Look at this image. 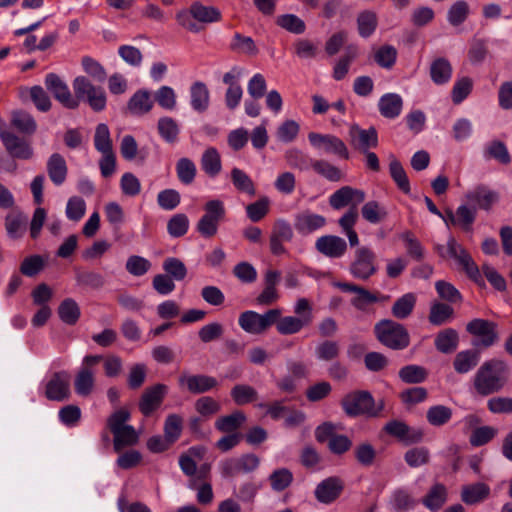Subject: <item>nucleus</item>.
Wrapping results in <instances>:
<instances>
[{
	"mask_svg": "<svg viewBox=\"0 0 512 512\" xmlns=\"http://www.w3.org/2000/svg\"><path fill=\"white\" fill-rule=\"evenodd\" d=\"M508 366L499 359L485 361L473 377V387L481 396H488L502 390L508 379Z\"/></svg>",
	"mask_w": 512,
	"mask_h": 512,
	"instance_id": "nucleus-1",
	"label": "nucleus"
},
{
	"mask_svg": "<svg viewBox=\"0 0 512 512\" xmlns=\"http://www.w3.org/2000/svg\"><path fill=\"white\" fill-rule=\"evenodd\" d=\"M377 340L393 350H403L410 344V336L404 325L390 319H383L374 326Z\"/></svg>",
	"mask_w": 512,
	"mask_h": 512,
	"instance_id": "nucleus-2",
	"label": "nucleus"
},
{
	"mask_svg": "<svg viewBox=\"0 0 512 512\" xmlns=\"http://www.w3.org/2000/svg\"><path fill=\"white\" fill-rule=\"evenodd\" d=\"M102 355H86L74 377V390L81 397L90 396L96 384L97 365Z\"/></svg>",
	"mask_w": 512,
	"mask_h": 512,
	"instance_id": "nucleus-3",
	"label": "nucleus"
},
{
	"mask_svg": "<svg viewBox=\"0 0 512 512\" xmlns=\"http://www.w3.org/2000/svg\"><path fill=\"white\" fill-rule=\"evenodd\" d=\"M204 214L199 219L196 229L204 238H212L226 217L224 202L219 199L209 200L204 205Z\"/></svg>",
	"mask_w": 512,
	"mask_h": 512,
	"instance_id": "nucleus-4",
	"label": "nucleus"
},
{
	"mask_svg": "<svg viewBox=\"0 0 512 512\" xmlns=\"http://www.w3.org/2000/svg\"><path fill=\"white\" fill-rule=\"evenodd\" d=\"M73 89L77 101H86L88 105L96 112L102 111L106 107V93L101 86H95L85 76H78L73 80Z\"/></svg>",
	"mask_w": 512,
	"mask_h": 512,
	"instance_id": "nucleus-5",
	"label": "nucleus"
},
{
	"mask_svg": "<svg viewBox=\"0 0 512 512\" xmlns=\"http://www.w3.org/2000/svg\"><path fill=\"white\" fill-rule=\"evenodd\" d=\"M280 316H282V311L278 308L270 309L264 314H259L255 311H245L240 314L238 322L245 332L259 335L274 325Z\"/></svg>",
	"mask_w": 512,
	"mask_h": 512,
	"instance_id": "nucleus-6",
	"label": "nucleus"
},
{
	"mask_svg": "<svg viewBox=\"0 0 512 512\" xmlns=\"http://www.w3.org/2000/svg\"><path fill=\"white\" fill-rule=\"evenodd\" d=\"M466 331L477 339L474 345L482 348H489L499 341L498 325L488 319H472L466 324Z\"/></svg>",
	"mask_w": 512,
	"mask_h": 512,
	"instance_id": "nucleus-7",
	"label": "nucleus"
},
{
	"mask_svg": "<svg viewBox=\"0 0 512 512\" xmlns=\"http://www.w3.org/2000/svg\"><path fill=\"white\" fill-rule=\"evenodd\" d=\"M377 270L374 251L367 246L358 247L349 266L350 274L358 280L366 281L375 275Z\"/></svg>",
	"mask_w": 512,
	"mask_h": 512,
	"instance_id": "nucleus-8",
	"label": "nucleus"
},
{
	"mask_svg": "<svg viewBox=\"0 0 512 512\" xmlns=\"http://www.w3.org/2000/svg\"><path fill=\"white\" fill-rule=\"evenodd\" d=\"M308 140L311 146L320 152L334 155L343 160H348L350 157L349 150L344 141L333 134L310 132Z\"/></svg>",
	"mask_w": 512,
	"mask_h": 512,
	"instance_id": "nucleus-9",
	"label": "nucleus"
},
{
	"mask_svg": "<svg viewBox=\"0 0 512 512\" xmlns=\"http://www.w3.org/2000/svg\"><path fill=\"white\" fill-rule=\"evenodd\" d=\"M336 287L343 292L355 294L350 303L359 311H366L369 305L377 302H385L390 298L388 295H383L378 291L371 292L370 290L353 283L339 282L336 284Z\"/></svg>",
	"mask_w": 512,
	"mask_h": 512,
	"instance_id": "nucleus-10",
	"label": "nucleus"
},
{
	"mask_svg": "<svg viewBox=\"0 0 512 512\" xmlns=\"http://www.w3.org/2000/svg\"><path fill=\"white\" fill-rule=\"evenodd\" d=\"M447 255L458 263L471 280L476 283L483 282L478 265L469 252L454 238H450L447 242Z\"/></svg>",
	"mask_w": 512,
	"mask_h": 512,
	"instance_id": "nucleus-11",
	"label": "nucleus"
},
{
	"mask_svg": "<svg viewBox=\"0 0 512 512\" xmlns=\"http://www.w3.org/2000/svg\"><path fill=\"white\" fill-rule=\"evenodd\" d=\"M341 405L349 416L362 414L375 415L374 399L366 391H357L347 394L341 401Z\"/></svg>",
	"mask_w": 512,
	"mask_h": 512,
	"instance_id": "nucleus-12",
	"label": "nucleus"
},
{
	"mask_svg": "<svg viewBox=\"0 0 512 512\" xmlns=\"http://www.w3.org/2000/svg\"><path fill=\"white\" fill-rule=\"evenodd\" d=\"M260 458L255 454H244L239 458H228L220 462L223 477L231 478L240 473H250L258 468Z\"/></svg>",
	"mask_w": 512,
	"mask_h": 512,
	"instance_id": "nucleus-13",
	"label": "nucleus"
},
{
	"mask_svg": "<svg viewBox=\"0 0 512 512\" xmlns=\"http://www.w3.org/2000/svg\"><path fill=\"white\" fill-rule=\"evenodd\" d=\"M70 375L67 371L55 372L46 383L45 396L51 401H64L70 397Z\"/></svg>",
	"mask_w": 512,
	"mask_h": 512,
	"instance_id": "nucleus-14",
	"label": "nucleus"
},
{
	"mask_svg": "<svg viewBox=\"0 0 512 512\" xmlns=\"http://www.w3.org/2000/svg\"><path fill=\"white\" fill-rule=\"evenodd\" d=\"M46 88L51 92L54 98L68 109H76L78 101L75 99L67 84L55 73H48L45 77Z\"/></svg>",
	"mask_w": 512,
	"mask_h": 512,
	"instance_id": "nucleus-15",
	"label": "nucleus"
},
{
	"mask_svg": "<svg viewBox=\"0 0 512 512\" xmlns=\"http://www.w3.org/2000/svg\"><path fill=\"white\" fill-rule=\"evenodd\" d=\"M178 384L192 394H203L218 386L216 378L205 374L182 373L178 378Z\"/></svg>",
	"mask_w": 512,
	"mask_h": 512,
	"instance_id": "nucleus-16",
	"label": "nucleus"
},
{
	"mask_svg": "<svg viewBox=\"0 0 512 512\" xmlns=\"http://www.w3.org/2000/svg\"><path fill=\"white\" fill-rule=\"evenodd\" d=\"M168 392L165 384H155L146 388L139 401V410L144 416H150L163 402Z\"/></svg>",
	"mask_w": 512,
	"mask_h": 512,
	"instance_id": "nucleus-17",
	"label": "nucleus"
},
{
	"mask_svg": "<svg viewBox=\"0 0 512 512\" xmlns=\"http://www.w3.org/2000/svg\"><path fill=\"white\" fill-rule=\"evenodd\" d=\"M365 199V193L362 190L351 186H343L336 190L329 197V204L333 209L339 210L351 204V207L357 208V205Z\"/></svg>",
	"mask_w": 512,
	"mask_h": 512,
	"instance_id": "nucleus-18",
	"label": "nucleus"
},
{
	"mask_svg": "<svg viewBox=\"0 0 512 512\" xmlns=\"http://www.w3.org/2000/svg\"><path fill=\"white\" fill-rule=\"evenodd\" d=\"M465 198L474 208L490 210L498 202L499 194L490 187L481 184L468 191Z\"/></svg>",
	"mask_w": 512,
	"mask_h": 512,
	"instance_id": "nucleus-19",
	"label": "nucleus"
},
{
	"mask_svg": "<svg viewBox=\"0 0 512 512\" xmlns=\"http://www.w3.org/2000/svg\"><path fill=\"white\" fill-rule=\"evenodd\" d=\"M349 136L351 145L360 152H367L378 146V134L374 127L365 130L353 125L349 129Z\"/></svg>",
	"mask_w": 512,
	"mask_h": 512,
	"instance_id": "nucleus-20",
	"label": "nucleus"
},
{
	"mask_svg": "<svg viewBox=\"0 0 512 512\" xmlns=\"http://www.w3.org/2000/svg\"><path fill=\"white\" fill-rule=\"evenodd\" d=\"M343 482L338 477H328L321 481L315 488V498L323 504L334 502L342 493Z\"/></svg>",
	"mask_w": 512,
	"mask_h": 512,
	"instance_id": "nucleus-21",
	"label": "nucleus"
},
{
	"mask_svg": "<svg viewBox=\"0 0 512 512\" xmlns=\"http://www.w3.org/2000/svg\"><path fill=\"white\" fill-rule=\"evenodd\" d=\"M316 250L329 258H340L347 251L346 241L335 235H324L315 242Z\"/></svg>",
	"mask_w": 512,
	"mask_h": 512,
	"instance_id": "nucleus-22",
	"label": "nucleus"
},
{
	"mask_svg": "<svg viewBox=\"0 0 512 512\" xmlns=\"http://www.w3.org/2000/svg\"><path fill=\"white\" fill-rule=\"evenodd\" d=\"M0 137L12 157L26 160L33 156V149L30 144L15 134L4 131L0 134Z\"/></svg>",
	"mask_w": 512,
	"mask_h": 512,
	"instance_id": "nucleus-23",
	"label": "nucleus"
},
{
	"mask_svg": "<svg viewBox=\"0 0 512 512\" xmlns=\"http://www.w3.org/2000/svg\"><path fill=\"white\" fill-rule=\"evenodd\" d=\"M326 225V218L310 210H304L295 217L294 226L300 234H311Z\"/></svg>",
	"mask_w": 512,
	"mask_h": 512,
	"instance_id": "nucleus-24",
	"label": "nucleus"
},
{
	"mask_svg": "<svg viewBox=\"0 0 512 512\" xmlns=\"http://www.w3.org/2000/svg\"><path fill=\"white\" fill-rule=\"evenodd\" d=\"M280 281V273L276 270H267L264 275V289L257 296L256 302L259 305L268 306L279 299L277 284Z\"/></svg>",
	"mask_w": 512,
	"mask_h": 512,
	"instance_id": "nucleus-25",
	"label": "nucleus"
},
{
	"mask_svg": "<svg viewBox=\"0 0 512 512\" xmlns=\"http://www.w3.org/2000/svg\"><path fill=\"white\" fill-rule=\"evenodd\" d=\"M490 493L491 490L487 484L483 482H477L462 486L460 497L466 505L472 506L487 500L490 496Z\"/></svg>",
	"mask_w": 512,
	"mask_h": 512,
	"instance_id": "nucleus-26",
	"label": "nucleus"
},
{
	"mask_svg": "<svg viewBox=\"0 0 512 512\" xmlns=\"http://www.w3.org/2000/svg\"><path fill=\"white\" fill-rule=\"evenodd\" d=\"M312 317L303 316L301 318L295 316L279 317L274 325L281 335H292L300 332L305 326L311 323Z\"/></svg>",
	"mask_w": 512,
	"mask_h": 512,
	"instance_id": "nucleus-27",
	"label": "nucleus"
},
{
	"mask_svg": "<svg viewBox=\"0 0 512 512\" xmlns=\"http://www.w3.org/2000/svg\"><path fill=\"white\" fill-rule=\"evenodd\" d=\"M190 103L192 108L199 112H205L210 104V92L207 85L201 81L194 82L190 87Z\"/></svg>",
	"mask_w": 512,
	"mask_h": 512,
	"instance_id": "nucleus-28",
	"label": "nucleus"
},
{
	"mask_svg": "<svg viewBox=\"0 0 512 512\" xmlns=\"http://www.w3.org/2000/svg\"><path fill=\"white\" fill-rule=\"evenodd\" d=\"M200 165L203 172L211 178L222 171L221 155L215 147H208L201 155Z\"/></svg>",
	"mask_w": 512,
	"mask_h": 512,
	"instance_id": "nucleus-29",
	"label": "nucleus"
},
{
	"mask_svg": "<svg viewBox=\"0 0 512 512\" xmlns=\"http://www.w3.org/2000/svg\"><path fill=\"white\" fill-rule=\"evenodd\" d=\"M480 361V353L474 349L458 352L453 360V368L458 374H466L473 370Z\"/></svg>",
	"mask_w": 512,
	"mask_h": 512,
	"instance_id": "nucleus-30",
	"label": "nucleus"
},
{
	"mask_svg": "<svg viewBox=\"0 0 512 512\" xmlns=\"http://www.w3.org/2000/svg\"><path fill=\"white\" fill-rule=\"evenodd\" d=\"M47 172L50 180L57 186L66 180L68 168L65 159L59 153L52 154L47 161Z\"/></svg>",
	"mask_w": 512,
	"mask_h": 512,
	"instance_id": "nucleus-31",
	"label": "nucleus"
},
{
	"mask_svg": "<svg viewBox=\"0 0 512 512\" xmlns=\"http://www.w3.org/2000/svg\"><path fill=\"white\" fill-rule=\"evenodd\" d=\"M312 169L316 174L330 182H340L345 178V172L326 159H315Z\"/></svg>",
	"mask_w": 512,
	"mask_h": 512,
	"instance_id": "nucleus-32",
	"label": "nucleus"
},
{
	"mask_svg": "<svg viewBox=\"0 0 512 512\" xmlns=\"http://www.w3.org/2000/svg\"><path fill=\"white\" fill-rule=\"evenodd\" d=\"M153 105L150 93L141 89L136 91L129 99L127 108L133 115H144L152 110Z\"/></svg>",
	"mask_w": 512,
	"mask_h": 512,
	"instance_id": "nucleus-33",
	"label": "nucleus"
},
{
	"mask_svg": "<svg viewBox=\"0 0 512 512\" xmlns=\"http://www.w3.org/2000/svg\"><path fill=\"white\" fill-rule=\"evenodd\" d=\"M452 72L451 63L443 57L436 58L430 65V77L437 85L448 83L452 77Z\"/></svg>",
	"mask_w": 512,
	"mask_h": 512,
	"instance_id": "nucleus-34",
	"label": "nucleus"
},
{
	"mask_svg": "<svg viewBox=\"0 0 512 512\" xmlns=\"http://www.w3.org/2000/svg\"><path fill=\"white\" fill-rule=\"evenodd\" d=\"M402 106V98L395 93H388L383 95L378 103L381 115L390 119L396 118L400 115Z\"/></svg>",
	"mask_w": 512,
	"mask_h": 512,
	"instance_id": "nucleus-35",
	"label": "nucleus"
},
{
	"mask_svg": "<svg viewBox=\"0 0 512 512\" xmlns=\"http://www.w3.org/2000/svg\"><path fill=\"white\" fill-rule=\"evenodd\" d=\"M417 297L414 293H406L399 297L391 307L392 315L399 320L408 318L415 308Z\"/></svg>",
	"mask_w": 512,
	"mask_h": 512,
	"instance_id": "nucleus-36",
	"label": "nucleus"
},
{
	"mask_svg": "<svg viewBox=\"0 0 512 512\" xmlns=\"http://www.w3.org/2000/svg\"><path fill=\"white\" fill-rule=\"evenodd\" d=\"M384 430L394 437H397L398 439L406 442V443H413L418 442L421 440L422 434L421 433H410V428L401 421H390L388 422Z\"/></svg>",
	"mask_w": 512,
	"mask_h": 512,
	"instance_id": "nucleus-37",
	"label": "nucleus"
},
{
	"mask_svg": "<svg viewBox=\"0 0 512 512\" xmlns=\"http://www.w3.org/2000/svg\"><path fill=\"white\" fill-rule=\"evenodd\" d=\"M191 13L194 19L200 23L209 24L221 20V12L213 6H205L200 2L191 4Z\"/></svg>",
	"mask_w": 512,
	"mask_h": 512,
	"instance_id": "nucleus-38",
	"label": "nucleus"
},
{
	"mask_svg": "<svg viewBox=\"0 0 512 512\" xmlns=\"http://www.w3.org/2000/svg\"><path fill=\"white\" fill-rule=\"evenodd\" d=\"M459 342L458 333L452 328L440 331L434 341L435 347L441 353H451L456 350Z\"/></svg>",
	"mask_w": 512,
	"mask_h": 512,
	"instance_id": "nucleus-39",
	"label": "nucleus"
},
{
	"mask_svg": "<svg viewBox=\"0 0 512 512\" xmlns=\"http://www.w3.org/2000/svg\"><path fill=\"white\" fill-rule=\"evenodd\" d=\"M27 217L18 211H13L5 217V228L9 237L20 238L26 231Z\"/></svg>",
	"mask_w": 512,
	"mask_h": 512,
	"instance_id": "nucleus-40",
	"label": "nucleus"
},
{
	"mask_svg": "<svg viewBox=\"0 0 512 512\" xmlns=\"http://www.w3.org/2000/svg\"><path fill=\"white\" fill-rule=\"evenodd\" d=\"M139 441V435L133 426L122 428L113 433L114 450L120 453L124 448L134 446Z\"/></svg>",
	"mask_w": 512,
	"mask_h": 512,
	"instance_id": "nucleus-41",
	"label": "nucleus"
},
{
	"mask_svg": "<svg viewBox=\"0 0 512 512\" xmlns=\"http://www.w3.org/2000/svg\"><path fill=\"white\" fill-rule=\"evenodd\" d=\"M159 135L167 143H175L178 141L180 127L176 120L172 117H161L157 123Z\"/></svg>",
	"mask_w": 512,
	"mask_h": 512,
	"instance_id": "nucleus-42",
	"label": "nucleus"
},
{
	"mask_svg": "<svg viewBox=\"0 0 512 512\" xmlns=\"http://www.w3.org/2000/svg\"><path fill=\"white\" fill-rule=\"evenodd\" d=\"M231 181L236 188L241 193H246L249 196H255L256 187L253 180L250 176L243 170L234 167L231 170Z\"/></svg>",
	"mask_w": 512,
	"mask_h": 512,
	"instance_id": "nucleus-43",
	"label": "nucleus"
},
{
	"mask_svg": "<svg viewBox=\"0 0 512 512\" xmlns=\"http://www.w3.org/2000/svg\"><path fill=\"white\" fill-rule=\"evenodd\" d=\"M361 214L371 224H378L388 216L386 208L375 200L366 202L361 208Z\"/></svg>",
	"mask_w": 512,
	"mask_h": 512,
	"instance_id": "nucleus-44",
	"label": "nucleus"
},
{
	"mask_svg": "<svg viewBox=\"0 0 512 512\" xmlns=\"http://www.w3.org/2000/svg\"><path fill=\"white\" fill-rule=\"evenodd\" d=\"M230 49L236 53L247 56H256L259 52L254 40L251 37L235 33L230 43Z\"/></svg>",
	"mask_w": 512,
	"mask_h": 512,
	"instance_id": "nucleus-45",
	"label": "nucleus"
},
{
	"mask_svg": "<svg viewBox=\"0 0 512 512\" xmlns=\"http://www.w3.org/2000/svg\"><path fill=\"white\" fill-rule=\"evenodd\" d=\"M246 421V416L241 411H235L229 415L218 418L215 422L217 430L224 433L236 431Z\"/></svg>",
	"mask_w": 512,
	"mask_h": 512,
	"instance_id": "nucleus-46",
	"label": "nucleus"
},
{
	"mask_svg": "<svg viewBox=\"0 0 512 512\" xmlns=\"http://www.w3.org/2000/svg\"><path fill=\"white\" fill-rule=\"evenodd\" d=\"M287 164L300 171H306L313 167L315 159L310 158L307 154L297 148H291L285 153Z\"/></svg>",
	"mask_w": 512,
	"mask_h": 512,
	"instance_id": "nucleus-47",
	"label": "nucleus"
},
{
	"mask_svg": "<svg viewBox=\"0 0 512 512\" xmlns=\"http://www.w3.org/2000/svg\"><path fill=\"white\" fill-rule=\"evenodd\" d=\"M447 500V489L443 484H435L423 498V504L430 510H438Z\"/></svg>",
	"mask_w": 512,
	"mask_h": 512,
	"instance_id": "nucleus-48",
	"label": "nucleus"
},
{
	"mask_svg": "<svg viewBox=\"0 0 512 512\" xmlns=\"http://www.w3.org/2000/svg\"><path fill=\"white\" fill-rule=\"evenodd\" d=\"M176 174L182 184L190 185L197 174L195 163L187 157L180 158L176 163Z\"/></svg>",
	"mask_w": 512,
	"mask_h": 512,
	"instance_id": "nucleus-49",
	"label": "nucleus"
},
{
	"mask_svg": "<svg viewBox=\"0 0 512 512\" xmlns=\"http://www.w3.org/2000/svg\"><path fill=\"white\" fill-rule=\"evenodd\" d=\"M58 315L64 323L74 325L80 317V308L75 300L67 298L59 305Z\"/></svg>",
	"mask_w": 512,
	"mask_h": 512,
	"instance_id": "nucleus-50",
	"label": "nucleus"
},
{
	"mask_svg": "<svg viewBox=\"0 0 512 512\" xmlns=\"http://www.w3.org/2000/svg\"><path fill=\"white\" fill-rule=\"evenodd\" d=\"M399 378L408 384H417L426 380L427 370L419 365H406L399 370Z\"/></svg>",
	"mask_w": 512,
	"mask_h": 512,
	"instance_id": "nucleus-51",
	"label": "nucleus"
},
{
	"mask_svg": "<svg viewBox=\"0 0 512 512\" xmlns=\"http://www.w3.org/2000/svg\"><path fill=\"white\" fill-rule=\"evenodd\" d=\"M183 429V418L178 414H169L164 422V436L174 444L181 436Z\"/></svg>",
	"mask_w": 512,
	"mask_h": 512,
	"instance_id": "nucleus-52",
	"label": "nucleus"
},
{
	"mask_svg": "<svg viewBox=\"0 0 512 512\" xmlns=\"http://www.w3.org/2000/svg\"><path fill=\"white\" fill-rule=\"evenodd\" d=\"M389 171L391 178L394 180L398 188L403 193L409 194L411 191L409 179L402 164L396 158L391 159Z\"/></svg>",
	"mask_w": 512,
	"mask_h": 512,
	"instance_id": "nucleus-53",
	"label": "nucleus"
},
{
	"mask_svg": "<svg viewBox=\"0 0 512 512\" xmlns=\"http://www.w3.org/2000/svg\"><path fill=\"white\" fill-rule=\"evenodd\" d=\"M231 397L237 405H245L256 401L258 392L250 385L238 384L232 388Z\"/></svg>",
	"mask_w": 512,
	"mask_h": 512,
	"instance_id": "nucleus-54",
	"label": "nucleus"
},
{
	"mask_svg": "<svg viewBox=\"0 0 512 512\" xmlns=\"http://www.w3.org/2000/svg\"><path fill=\"white\" fill-rule=\"evenodd\" d=\"M426 418L432 426H443L452 418V409L444 405H435L427 410Z\"/></svg>",
	"mask_w": 512,
	"mask_h": 512,
	"instance_id": "nucleus-55",
	"label": "nucleus"
},
{
	"mask_svg": "<svg viewBox=\"0 0 512 512\" xmlns=\"http://www.w3.org/2000/svg\"><path fill=\"white\" fill-rule=\"evenodd\" d=\"M357 56V48L349 46L345 54L337 61L333 69V78L337 81L345 78L349 71L350 64Z\"/></svg>",
	"mask_w": 512,
	"mask_h": 512,
	"instance_id": "nucleus-56",
	"label": "nucleus"
},
{
	"mask_svg": "<svg viewBox=\"0 0 512 512\" xmlns=\"http://www.w3.org/2000/svg\"><path fill=\"white\" fill-rule=\"evenodd\" d=\"M484 154L486 158L495 159L501 164L507 165L511 162V156L508 152L506 145L499 140L491 141L486 146Z\"/></svg>",
	"mask_w": 512,
	"mask_h": 512,
	"instance_id": "nucleus-57",
	"label": "nucleus"
},
{
	"mask_svg": "<svg viewBox=\"0 0 512 512\" xmlns=\"http://www.w3.org/2000/svg\"><path fill=\"white\" fill-rule=\"evenodd\" d=\"M454 310L451 306L435 302L432 304L429 312V322L433 325H442L446 323L453 315Z\"/></svg>",
	"mask_w": 512,
	"mask_h": 512,
	"instance_id": "nucleus-58",
	"label": "nucleus"
},
{
	"mask_svg": "<svg viewBox=\"0 0 512 512\" xmlns=\"http://www.w3.org/2000/svg\"><path fill=\"white\" fill-rule=\"evenodd\" d=\"M397 50L392 45H383L374 53L375 62L384 69H391L397 60Z\"/></svg>",
	"mask_w": 512,
	"mask_h": 512,
	"instance_id": "nucleus-59",
	"label": "nucleus"
},
{
	"mask_svg": "<svg viewBox=\"0 0 512 512\" xmlns=\"http://www.w3.org/2000/svg\"><path fill=\"white\" fill-rule=\"evenodd\" d=\"M94 145L101 154L113 152L109 128L106 124H98L94 135Z\"/></svg>",
	"mask_w": 512,
	"mask_h": 512,
	"instance_id": "nucleus-60",
	"label": "nucleus"
},
{
	"mask_svg": "<svg viewBox=\"0 0 512 512\" xmlns=\"http://www.w3.org/2000/svg\"><path fill=\"white\" fill-rule=\"evenodd\" d=\"M154 98L158 105L165 110L172 111L177 106L176 93L170 86H161L155 92Z\"/></svg>",
	"mask_w": 512,
	"mask_h": 512,
	"instance_id": "nucleus-61",
	"label": "nucleus"
},
{
	"mask_svg": "<svg viewBox=\"0 0 512 512\" xmlns=\"http://www.w3.org/2000/svg\"><path fill=\"white\" fill-rule=\"evenodd\" d=\"M11 123L17 130L25 134H33L36 130V122L33 117L23 111L13 112Z\"/></svg>",
	"mask_w": 512,
	"mask_h": 512,
	"instance_id": "nucleus-62",
	"label": "nucleus"
},
{
	"mask_svg": "<svg viewBox=\"0 0 512 512\" xmlns=\"http://www.w3.org/2000/svg\"><path fill=\"white\" fill-rule=\"evenodd\" d=\"M269 481L273 490L283 491L292 483L293 474L287 468L276 469L269 476Z\"/></svg>",
	"mask_w": 512,
	"mask_h": 512,
	"instance_id": "nucleus-63",
	"label": "nucleus"
},
{
	"mask_svg": "<svg viewBox=\"0 0 512 512\" xmlns=\"http://www.w3.org/2000/svg\"><path fill=\"white\" fill-rule=\"evenodd\" d=\"M270 200L268 197H261L256 202L246 206V213L252 222L261 221L269 212Z\"/></svg>",
	"mask_w": 512,
	"mask_h": 512,
	"instance_id": "nucleus-64",
	"label": "nucleus"
}]
</instances>
